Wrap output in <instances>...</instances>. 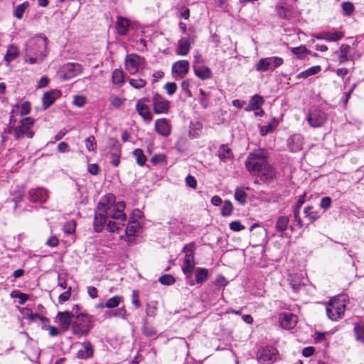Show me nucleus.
Masks as SVG:
<instances>
[{"label":"nucleus","instance_id":"ddd939ff","mask_svg":"<svg viewBox=\"0 0 364 364\" xmlns=\"http://www.w3.org/2000/svg\"><path fill=\"white\" fill-rule=\"evenodd\" d=\"M288 280L291 288L296 294L305 290V286L308 281L304 277L303 272L290 274Z\"/></svg>","mask_w":364,"mask_h":364},{"label":"nucleus","instance_id":"69168bd1","mask_svg":"<svg viewBox=\"0 0 364 364\" xmlns=\"http://www.w3.org/2000/svg\"><path fill=\"white\" fill-rule=\"evenodd\" d=\"M86 104V98L82 95H76L73 100V105L77 107H82Z\"/></svg>","mask_w":364,"mask_h":364},{"label":"nucleus","instance_id":"473e14b6","mask_svg":"<svg viewBox=\"0 0 364 364\" xmlns=\"http://www.w3.org/2000/svg\"><path fill=\"white\" fill-rule=\"evenodd\" d=\"M194 74L200 80H205L212 77V71L206 65H194Z\"/></svg>","mask_w":364,"mask_h":364},{"label":"nucleus","instance_id":"338daca9","mask_svg":"<svg viewBox=\"0 0 364 364\" xmlns=\"http://www.w3.org/2000/svg\"><path fill=\"white\" fill-rule=\"evenodd\" d=\"M72 288L69 287L66 291L60 294L58 296L59 303L62 304L67 301L71 296Z\"/></svg>","mask_w":364,"mask_h":364},{"label":"nucleus","instance_id":"20e7f679","mask_svg":"<svg viewBox=\"0 0 364 364\" xmlns=\"http://www.w3.org/2000/svg\"><path fill=\"white\" fill-rule=\"evenodd\" d=\"M346 307V296L339 295L331 299L326 305V314L332 321L343 317Z\"/></svg>","mask_w":364,"mask_h":364},{"label":"nucleus","instance_id":"dca6fc26","mask_svg":"<svg viewBox=\"0 0 364 364\" xmlns=\"http://www.w3.org/2000/svg\"><path fill=\"white\" fill-rule=\"evenodd\" d=\"M296 315L291 312H282L279 315V323L280 326L287 330H290L294 328L297 323Z\"/></svg>","mask_w":364,"mask_h":364},{"label":"nucleus","instance_id":"b1692460","mask_svg":"<svg viewBox=\"0 0 364 364\" xmlns=\"http://www.w3.org/2000/svg\"><path fill=\"white\" fill-rule=\"evenodd\" d=\"M216 155L223 163H228L234 159V154L231 149L225 144L220 145Z\"/></svg>","mask_w":364,"mask_h":364},{"label":"nucleus","instance_id":"58836bf2","mask_svg":"<svg viewBox=\"0 0 364 364\" xmlns=\"http://www.w3.org/2000/svg\"><path fill=\"white\" fill-rule=\"evenodd\" d=\"M19 55L18 47L14 44L9 46L4 59L8 63L14 60Z\"/></svg>","mask_w":364,"mask_h":364},{"label":"nucleus","instance_id":"1a4fd4ad","mask_svg":"<svg viewBox=\"0 0 364 364\" xmlns=\"http://www.w3.org/2000/svg\"><path fill=\"white\" fill-rule=\"evenodd\" d=\"M146 64L145 58L136 53L127 54L124 59L125 68L131 75L136 73L139 68Z\"/></svg>","mask_w":364,"mask_h":364},{"label":"nucleus","instance_id":"49530a36","mask_svg":"<svg viewBox=\"0 0 364 364\" xmlns=\"http://www.w3.org/2000/svg\"><path fill=\"white\" fill-rule=\"evenodd\" d=\"M133 155L136 157V163L140 166H144L146 164V157L144 154L143 150L141 149H136L133 151Z\"/></svg>","mask_w":364,"mask_h":364},{"label":"nucleus","instance_id":"6ab92c4d","mask_svg":"<svg viewBox=\"0 0 364 364\" xmlns=\"http://www.w3.org/2000/svg\"><path fill=\"white\" fill-rule=\"evenodd\" d=\"M194 36L181 38L178 42L176 53L178 55H186L191 49V43L194 42Z\"/></svg>","mask_w":364,"mask_h":364},{"label":"nucleus","instance_id":"a878e982","mask_svg":"<svg viewBox=\"0 0 364 364\" xmlns=\"http://www.w3.org/2000/svg\"><path fill=\"white\" fill-rule=\"evenodd\" d=\"M304 138L301 134H294L288 139V147L291 152H297L302 149Z\"/></svg>","mask_w":364,"mask_h":364},{"label":"nucleus","instance_id":"aec40b11","mask_svg":"<svg viewBox=\"0 0 364 364\" xmlns=\"http://www.w3.org/2000/svg\"><path fill=\"white\" fill-rule=\"evenodd\" d=\"M256 175L259 177L262 182H269L275 178L276 171L268 162L259 171L256 173Z\"/></svg>","mask_w":364,"mask_h":364},{"label":"nucleus","instance_id":"c03bdc74","mask_svg":"<svg viewBox=\"0 0 364 364\" xmlns=\"http://www.w3.org/2000/svg\"><path fill=\"white\" fill-rule=\"evenodd\" d=\"M29 5L30 4L28 1H24L23 3L18 5L14 9V16L18 19H21L26 10L29 7Z\"/></svg>","mask_w":364,"mask_h":364},{"label":"nucleus","instance_id":"9d476101","mask_svg":"<svg viewBox=\"0 0 364 364\" xmlns=\"http://www.w3.org/2000/svg\"><path fill=\"white\" fill-rule=\"evenodd\" d=\"M284 63L283 58L277 56L262 58L255 65V70L260 73H265L271 69L280 67Z\"/></svg>","mask_w":364,"mask_h":364},{"label":"nucleus","instance_id":"4d7b16f0","mask_svg":"<svg viewBox=\"0 0 364 364\" xmlns=\"http://www.w3.org/2000/svg\"><path fill=\"white\" fill-rule=\"evenodd\" d=\"M159 281L163 285H171L175 283L176 279L171 274H166L161 276Z\"/></svg>","mask_w":364,"mask_h":364},{"label":"nucleus","instance_id":"a19ab883","mask_svg":"<svg viewBox=\"0 0 364 364\" xmlns=\"http://www.w3.org/2000/svg\"><path fill=\"white\" fill-rule=\"evenodd\" d=\"M124 75L120 69H115L112 72V82L114 85H121L124 83Z\"/></svg>","mask_w":364,"mask_h":364},{"label":"nucleus","instance_id":"f3484780","mask_svg":"<svg viewBox=\"0 0 364 364\" xmlns=\"http://www.w3.org/2000/svg\"><path fill=\"white\" fill-rule=\"evenodd\" d=\"M28 195L30 201L33 203H45L48 198V191L41 187L31 189Z\"/></svg>","mask_w":364,"mask_h":364},{"label":"nucleus","instance_id":"7c9ffc66","mask_svg":"<svg viewBox=\"0 0 364 364\" xmlns=\"http://www.w3.org/2000/svg\"><path fill=\"white\" fill-rule=\"evenodd\" d=\"M352 50V47L347 44H342L340 46V53L338 56L340 64H343L353 59Z\"/></svg>","mask_w":364,"mask_h":364},{"label":"nucleus","instance_id":"4c0bfd02","mask_svg":"<svg viewBox=\"0 0 364 364\" xmlns=\"http://www.w3.org/2000/svg\"><path fill=\"white\" fill-rule=\"evenodd\" d=\"M246 189H249V188L241 186L237 187L235 191L234 198L235 200H237L238 203L242 205H244L247 203V194L245 191Z\"/></svg>","mask_w":364,"mask_h":364},{"label":"nucleus","instance_id":"a211bd4d","mask_svg":"<svg viewBox=\"0 0 364 364\" xmlns=\"http://www.w3.org/2000/svg\"><path fill=\"white\" fill-rule=\"evenodd\" d=\"M61 95V91L57 89H53L46 92L42 97L43 109H48L55 103V100L59 98Z\"/></svg>","mask_w":364,"mask_h":364},{"label":"nucleus","instance_id":"3c124183","mask_svg":"<svg viewBox=\"0 0 364 364\" xmlns=\"http://www.w3.org/2000/svg\"><path fill=\"white\" fill-rule=\"evenodd\" d=\"M232 203L230 200H225L221 208V215L224 217L230 216L232 214Z\"/></svg>","mask_w":364,"mask_h":364},{"label":"nucleus","instance_id":"bf43d9fd","mask_svg":"<svg viewBox=\"0 0 364 364\" xmlns=\"http://www.w3.org/2000/svg\"><path fill=\"white\" fill-rule=\"evenodd\" d=\"M229 282L227 280V279L222 274H219L217 276L215 284L218 288L220 287H225L228 284Z\"/></svg>","mask_w":364,"mask_h":364},{"label":"nucleus","instance_id":"4468645a","mask_svg":"<svg viewBox=\"0 0 364 364\" xmlns=\"http://www.w3.org/2000/svg\"><path fill=\"white\" fill-rule=\"evenodd\" d=\"M154 112L157 114H166L170 109V102L165 99L162 95L156 93L153 98Z\"/></svg>","mask_w":364,"mask_h":364},{"label":"nucleus","instance_id":"5fc2aeb1","mask_svg":"<svg viewBox=\"0 0 364 364\" xmlns=\"http://www.w3.org/2000/svg\"><path fill=\"white\" fill-rule=\"evenodd\" d=\"M126 309L124 307L119 308L116 310H111L107 312L109 317H117L125 318Z\"/></svg>","mask_w":364,"mask_h":364},{"label":"nucleus","instance_id":"423d86ee","mask_svg":"<svg viewBox=\"0 0 364 364\" xmlns=\"http://www.w3.org/2000/svg\"><path fill=\"white\" fill-rule=\"evenodd\" d=\"M35 120L31 117H24L20 121L21 124L14 127V136L16 140L23 137L32 139L35 132L31 129L34 125Z\"/></svg>","mask_w":364,"mask_h":364},{"label":"nucleus","instance_id":"7ed1b4c3","mask_svg":"<svg viewBox=\"0 0 364 364\" xmlns=\"http://www.w3.org/2000/svg\"><path fill=\"white\" fill-rule=\"evenodd\" d=\"M268 163V152L264 149H257L250 152L245 165L247 171L252 175H256Z\"/></svg>","mask_w":364,"mask_h":364},{"label":"nucleus","instance_id":"37998d69","mask_svg":"<svg viewBox=\"0 0 364 364\" xmlns=\"http://www.w3.org/2000/svg\"><path fill=\"white\" fill-rule=\"evenodd\" d=\"M142 333L146 337H152L156 334V331L155 328L148 325V321L146 318L143 319L142 321V328H141Z\"/></svg>","mask_w":364,"mask_h":364},{"label":"nucleus","instance_id":"5701e85b","mask_svg":"<svg viewBox=\"0 0 364 364\" xmlns=\"http://www.w3.org/2000/svg\"><path fill=\"white\" fill-rule=\"evenodd\" d=\"M155 130L161 136H168L171 134V126L166 118L159 119L155 122Z\"/></svg>","mask_w":364,"mask_h":364},{"label":"nucleus","instance_id":"052dcab7","mask_svg":"<svg viewBox=\"0 0 364 364\" xmlns=\"http://www.w3.org/2000/svg\"><path fill=\"white\" fill-rule=\"evenodd\" d=\"M164 89L168 95H173L176 92L177 85L174 82H167L164 85Z\"/></svg>","mask_w":364,"mask_h":364},{"label":"nucleus","instance_id":"0eeeda50","mask_svg":"<svg viewBox=\"0 0 364 364\" xmlns=\"http://www.w3.org/2000/svg\"><path fill=\"white\" fill-rule=\"evenodd\" d=\"M279 356L278 350L269 345L261 346L257 352V359L260 364H273Z\"/></svg>","mask_w":364,"mask_h":364},{"label":"nucleus","instance_id":"f03ea898","mask_svg":"<svg viewBox=\"0 0 364 364\" xmlns=\"http://www.w3.org/2000/svg\"><path fill=\"white\" fill-rule=\"evenodd\" d=\"M48 38L39 34L29 39L25 45L24 60L31 65L41 63L47 55Z\"/></svg>","mask_w":364,"mask_h":364},{"label":"nucleus","instance_id":"4be33fe9","mask_svg":"<svg viewBox=\"0 0 364 364\" xmlns=\"http://www.w3.org/2000/svg\"><path fill=\"white\" fill-rule=\"evenodd\" d=\"M75 316L73 312L65 311H59L56 316L58 319L60 326L63 330L69 328L70 326L73 325V318Z\"/></svg>","mask_w":364,"mask_h":364},{"label":"nucleus","instance_id":"cd10ccee","mask_svg":"<svg viewBox=\"0 0 364 364\" xmlns=\"http://www.w3.org/2000/svg\"><path fill=\"white\" fill-rule=\"evenodd\" d=\"M264 103V97L262 95L255 94L250 98L247 106L245 107V111L252 112L253 110H259Z\"/></svg>","mask_w":364,"mask_h":364},{"label":"nucleus","instance_id":"f704fd0d","mask_svg":"<svg viewBox=\"0 0 364 364\" xmlns=\"http://www.w3.org/2000/svg\"><path fill=\"white\" fill-rule=\"evenodd\" d=\"M275 9L279 18L287 20L289 19L291 16V11L289 6L286 3L280 0L276 5Z\"/></svg>","mask_w":364,"mask_h":364},{"label":"nucleus","instance_id":"f257e3e1","mask_svg":"<svg viewBox=\"0 0 364 364\" xmlns=\"http://www.w3.org/2000/svg\"><path fill=\"white\" fill-rule=\"evenodd\" d=\"M98 210L102 211L108 222L107 230L110 232H116L124 226L127 216L124 211L126 208L124 201L112 204L109 200L102 198L98 203Z\"/></svg>","mask_w":364,"mask_h":364},{"label":"nucleus","instance_id":"de8ad7c7","mask_svg":"<svg viewBox=\"0 0 364 364\" xmlns=\"http://www.w3.org/2000/svg\"><path fill=\"white\" fill-rule=\"evenodd\" d=\"M341 9L343 15L350 16L355 11V6L350 1H344L341 4Z\"/></svg>","mask_w":364,"mask_h":364},{"label":"nucleus","instance_id":"e433bc0d","mask_svg":"<svg viewBox=\"0 0 364 364\" xmlns=\"http://www.w3.org/2000/svg\"><path fill=\"white\" fill-rule=\"evenodd\" d=\"M141 228V225L137 220H129L125 229V234L129 236H134Z\"/></svg>","mask_w":364,"mask_h":364},{"label":"nucleus","instance_id":"72a5a7b5","mask_svg":"<svg viewBox=\"0 0 364 364\" xmlns=\"http://www.w3.org/2000/svg\"><path fill=\"white\" fill-rule=\"evenodd\" d=\"M130 26V21L128 18L123 16H118L116 21V29L120 36L127 34Z\"/></svg>","mask_w":364,"mask_h":364},{"label":"nucleus","instance_id":"8fccbe9b","mask_svg":"<svg viewBox=\"0 0 364 364\" xmlns=\"http://www.w3.org/2000/svg\"><path fill=\"white\" fill-rule=\"evenodd\" d=\"M107 144L112 153H121L122 146L117 139L109 138Z\"/></svg>","mask_w":364,"mask_h":364},{"label":"nucleus","instance_id":"412c9836","mask_svg":"<svg viewBox=\"0 0 364 364\" xmlns=\"http://www.w3.org/2000/svg\"><path fill=\"white\" fill-rule=\"evenodd\" d=\"M107 222L108 220L102 212L98 210L97 205L95 210L93 223V228L95 232L97 233L101 232L103 230L105 224H107Z\"/></svg>","mask_w":364,"mask_h":364},{"label":"nucleus","instance_id":"c756f323","mask_svg":"<svg viewBox=\"0 0 364 364\" xmlns=\"http://www.w3.org/2000/svg\"><path fill=\"white\" fill-rule=\"evenodd\" d=\"M344 33L338 31H329L320 32V40H326L329 42H336L343 38Z\"/></svg>","mask_w":364,"mask_h":364},{"label":"nucleus","instance_id":"ea45409f","mask_svg":"<svg viewBox=\"0 0 364 364\" xmlns=\"http://www.w3.org/2000/svg\"><path fill=\"white\" fill-rule=\"evenodd\" d=\"M354 333L356 340L364 344V323H355L354 326Z\"/></svg>","mask_w":364,"mask_h":364},{"label":"nucleus","instance_id":"bb28decb","mask_svg":"<svg viewBox=\"0 0 364 364\" xmlns=\"http://www.w3.org/2000/svg\"><path fill=\"white\" fill-rule=\"evenodd\" d=\"M190 64L186 60H181L175 62L171 68L173 73L183 76L188 73Z\"/></svg>","mask_w":364,"mask_h":364},{"label":"nucleus","instance_id":"13d9d810","mask_svg":"<svg viewBox=\"0 0 364 364\" xmlns=\"http://www.w3.org/2000/svg\"><path fill=\"white\" fill-rule=\"evenodd\" d=\"M129 82V85L135 89H141L146 85V80L141 78L130 79Z\"/></svg>","mask_w":364,"mask_h":364},{"label":"nucleus","instance_id":"0e129e2a","mask_svg":"<svg viewBox=\"0 0 364 364\" xmlns=\"http://www.w3.org/2000/svg\"><path fill=\"white\" fill-rule=\"evenodd\" d=\"M31 112V103L28 101L23 102L21 105L20 115H27Z\"/></svg>","mask_w":364,"mask_h":364},{"label":"nucleus","instance_id":"393cba45","mask_svg":"<svg viewBox=\"0 0 364 364\" xmlns=\"http://www.w3.org/2000/svg\"><path fill=\"white\" fill-rule=\"evenodd\" d=\"M94 353V348L89 341L82 343V348L77 353V358L79 359L86 360L91 358Z\"/></svg>","mask_w":364,"mask_h":364},{"label":"nucleus","instance_id":"6e6d98bb","mask_svg":"<svg viewBox=\"0 0 364 364\" xmlns=\"http://www.w3.org/2000/svg\"><path fill=\"white\" fill-rule=\"evenodd\" d=\"M86 149L89 151H95L97 149V143L94 136H90L85 140Z\"/></svg>","mask_w":364,"mask_h":364},{"label":"nucleus","instance_id":"774afa93","mask_svg":"<svg viewBox=\"0 0 364 364\" xmlns=\"http://www.w3.org/2000/svg\"><path fill=\"white\" fill-rule=\"evenodd\" d=\"M124 102V99H122L119 97H117V96H114V97H112L111 99V105L113 107L119 108L123 105Z\"/></svg>","mask_w":364,"mask_h":364},{"label":"nucleus","instance_id":"2eb2a0df","mask_svg":"<svg viewBox=\"0 0 364 364\" xmlns=\"http://www.w3.org/2000/svg\"><path fill=\"white\" fill-rule=\"evenodd\" d=\"M275 228L282 237H285L290 238L291 235H289L287 230H290L291 232L294 231V227L289 225V218L287 216L278 217L276 221Z\"/></svg>","mask_w":364,"mask_h":364},{"label":"nucleus","instance_id":"c85d7f7f","mask_svg":"<svg viewBox=\"0 0 364 364\" xmlns=\"http://www.w3.org/2000/svg\"><path fill=\"white\" fill-rule=\"evenodd\" d=\"M136 109L145 122H150L152 120V114L149 106L144 104L141 100L137 102Z\"/></svg>","mask_w":364,"mask_h":364},{"label":"nucleus","instance_id":"603ef678","mask_svg":"<svg viewBox=\"0 0 364 364\" xmlns=\"http://www.w3.org/2000/svg\"><path fill=\"white\" fill-rule=\"evenodd\" d=\"M318 73V65H314L298 74V78H306L309 76L316 75Z\"/></svg>","mask_w":364,"mask_h":364},{"label":"nucleus","instance_id":"39448f33","mask_svg":"<svg viewBox=\"0 0 364 364\" xmlns=\"http://www.w3.org/2000/svg\"><path fill=\"white\" fill-rule=\"evenodd\" d=\"M75 318L72 325L73 333L78 336L87 335L94 326L95 318L84 313L75 315Z\"/></svg>","mask_w":364,"mask_h":364},{"label":"nucleus","instance_id":"864d4df0","mask_svg":"<svg viewBox=\"0 0 364 364\" xmlns=\"http://www.w3.org/2000/svg\"><path fill=\"white\" fill-rule=\"evenodd\" d=\"M157 313L156 303L151 301L146 304V315L149 317H155Z\"/></svg>","mask_w":364,"mask_h":364},{"label":"nucleus","instance_id":"680f3d73","mask_svg":"<svg viewBox=\"0 0 364 364\" xmlns=\"http://www.w3.org/2000/svg\"><path fill=\"white\" fill-rule=\"evenodd\" d=\"M230 229L234 232H239L245 228L239 220H235L229 224Z\"/></svg>","mask_w":364,"mask_h":364},{"label":"nucleus","instance_id":"f8f14e48","mask_svg":"<svg viewBox=\"0 0 364 364\" xmlns=\"http://www.w3.org/2000/svg\"><path fill=\"white\" fill-rule=\"evenodd\" d=\"M194 271L196 275L195 279H193V273H190V274H185L186 283L189 286L193 287L196 284L202 285L208 280L209 277V271L208 269L203 267H195Z\"/></svg>","mask_w":364,"mask_h":364},{"label":"nucleus","instance_id":"2f4dec72","mask_svg":"<svg viewBox=\"0 0 364 364\" xmlns=\"http://www.w3.org/2000/svg\"><path fill=\"white\" fill-rule=\"evenodd\" d=\"M306 120L309 125L311 127H318V107L314 106L309 109Z\"/></svg>","mask_w":364,"mask_h":364},{"label":"nucleus","instance_id":"79ce46f5","mask_svg":"<svg viewBox=\"0 0 364 364\" xmlns=\"http://www.w3.org/2000/svg\"><path fill=\"white\" fill-rule=\"evenodd\" d=\"M277 125V119L274 117L272 122L269 123L267 125L262 126L259 128V133L261 136H266L268 134L273 132Z\"/></svg>","mask_w":364,"mask_h":364},{"label":"nucleus","instance_id":"c9c22d12","mask_svg":"<svg viewBox=\"0 0 364 364\" xmlns=\"http://www.w3.org/2000/svg\"><path fill=\"white\" fill-rule=\"evenodd\" d=\"M203 129V124L200 122H191L188 136L191 139H197L200 136Z\"/></svg>","mask_w":364,"mask_h":364},{"label":"nucleus","instance_id":"9b49d317","mask_svg":"<svg viewBox=\"0 0 364 364\" xmlns=\"http://www.w3.org/2000/svg\"><path fill=\"white\" fill-rule=\"evenodd\" d=\"M82 72V67L78 63H67L63 65L59 71L61 80L65 81L70 80Z\"/></svg>","mask_w":364,"mask_h":364},{"label":"nucleus","instance_id":"09e8293b","mask_svg":"<svg viewBox=\"0 0 364 364\" xmlns=\"http://www.w3.org/2000/svg\"><path fill=\"white\" fill-rule=\"evenodd\" d=\"M291 53L299 59H303L308 53V49L305 46L294 47L291 49Z\"/></svg>","mask_w":364,"mask_h":364},{"label":"nucleus","instance_id":"a18cd8bd","mask_svg":"<svg viewBox=\"0 0 364 364\" xmlns=\"http://www.w3.org/2000/svg\"><path fill=\"white\" fill-rule=\"evenodd\" d=\"M122 301L123 297L122 296L116 295L107 299L105 304V306L107 309H114L115 307H117Z\"/></svg>","mask_w":364,"mask_h":364},{"label":"nucleus","instance_id":"6e6552de","mask_svg":"<svg viewBox=\"0 0 364 364\" xmlns=\"http://www.w3.org/2000/svg\"><path fill=\"white\" fill-rule=\"evenodd\" d=\"M195 250L196 243L192 242L186 244L183 247L182 252L185 253L183 264L182 266V272L184 274H190L193 273L195 269Z\"/></svg>","mask_w":364,"mask_h":364},{"label":"nucleus","instance_id":"e2e57ef3","mask_svg":"<svg viewBox=\"0 0 364 364\" xmlns=\"http://www.w3.org/2000/svg\"><path fill=\"white\" fill-rule=\"evenodd\" d=\"M166 161V156L164 154H155L151 159V163L154 165H157Z\"/></svg>","mask_w":364,"mask_h":364}]
</instances>
